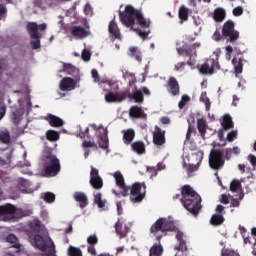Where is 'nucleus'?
Instances as JSON below:
<instances>
[{"mask_svg": "<svg viewBox=\"0 0 256 256\" xmlns=\"http://www.w3.org/2000/svg\"><path fill=\"white\" fill-rule=\"evenodd\" d=\"M119 19L122 25L130 28L131 31H135L133 28L135 25V19L138 25H140V27L143 29H149L151 25V22L145 19L143 14L139 10L135 9V7L132 5H126L125 10L123 12H119Z\"/></svg>", "mask_w": 256, "mask_h": 256, "instance_id": "obj_1", "label": "nucleus"}, {"mask_svg": "<svg viewBox=\"0 0 256 256\" xmlns=\"http://www.w3.org/2000/svg\"><path fill=\"white\" fill-rule=\"evenodd\" d=\"M181 196V203L183 206L189 213H191V215L197 217L201 209H203V206L201 205V195H199V193H197L190 185H184L181 188Z\"/></svg>", "mask_w": 256, "mask_h": 256, "instance_id": "obj_2", "label": "nucleus"}, {"mask_svg": "<svg viewBox=\"0 0 256 256\" xmlns=\"http://www.w3.org/2000/svg\"><path fill=\"white\" fill-rule=\"evenodd\" d=\"M173 224L167 218H159L150 227V233L156 237L157 241H161L168 231H173Z\"/></svg>", "mask_w": 256, "mask_h": 256, "instance_id": "obj_3", "label": "nucleus"}, {"mask_svg": "<svg viewBox=\"0 0 256 256\" xmlns=\"http://www.w3.org/2000/svg\"><path fill=\"white\" fill-rule=\"evenodd\" d=\"M30 239L34 241L36 249L45 253V256H57V251L55 250V243L51 240V245L48 246L45 238L39 234H28Z\"/></svg>", "mask_w": 256, "mask_h": 256, "instance_id": "obj_4", "label": "nucleus"}, {"mask_svg": "<svg viewBox=\"0 0 256 256\" xmlns=\"http://www.w3.org/2000/svg\"><path fill=\"white\" fill-rule=\"evenodd\" d=\"M129 199L131 203H142L147 195V185L145 182H135L129 186Z\"/></svg>", "mask_w": 256, "mask_h": 256, "instance_id": "obj_5", "label": "nucleus"}, {"mask_svg": "<svg viewBox=\"0 0 256 256\" xmlns=\"http://www.w3.org/2000/svg\"><path fill=\"white\" fill-rule=\"evenodd\" d=\"M61 171V162L57 155L47 154L44 163V172L47 177H55Z\"/></svg>", "mask_w": 256, "mask_h": 256, "instance_id": "obj_6", "label": "nucleus"}, {"mask_svg": "<svg viewBox=\"0 0 256 256\" xmlns=\"http://www.w3.org/2000/svg\"><path fill=\"white\" fill-rule=\"evenodd\" d=\"M209 165L214 171L225 167V152L220 148H213L209 154Z\"/></svg>", "mask_w": 256, "mask_h": 256, "instance_id": "obj_7", "label": "nucleus"}, {"mask_svg": "<svg viewBox=\"0 0 256 256\" xmlns=\"http://www.w3.org/2000/svg\"><path fill=\"white\" fill-rule=\"evenodd\" d=\"M222 37L226 43H235L239 39V31L235 30V22L227 20L222 27Z\"/></svg>", "mask_w": 256, "mask_h": 256, "instance_id": "obj_8", "label": "nucleus"}, {"mask_svg": "<svg viewBox=\"0 0 256 256\" xmlns=\"http://www.w3.org/2000/svg\"><path fill=\"white\" fill-rule=\"evenodd\" d=\"M26 29L28 34L30 35V45L32 49H40L41 48V35L39 34V27L36 22H29L26 25Z\"/></svg>", "mask_w": 256, "mask_h": 256, "instance_id": "obj_9", "label": "nucleus"}, {"mask_svg": "<svg viewBox=\"0 0 256 256\" xmlns=\"http://www.w3.org/2000/svg\"><path fill=\"white\" fill-rule=\"evenodd\" d=\"M215 69H221L219 61L214 58H208L205 63L200 66L199 72L201 75H213V73H215Z\"/></svg>", "mask_w": 256, "mask_h": 256, "instance_id": "obj_10", "label": "nucleus"}, {"mask_svg": "<svg viewBox=\"0 0 256 256\" xmlns=\"http://www.w3.org/2000/svg\"><path fill=\"white\" fill-rule=\"evenodd\" d=\"M89 183L96 191L103 189V178L99 175V170L93 166H91Z\"/></svg>", "mask_w": 256, "mask_h": 256, "instance_id": "obj_11", "label": "nucleus"}, {"mask_svg": "<svg viewBox=\"0 0 256 256\" xmlns=\"http://www.w3.org/2000/svg\"><path fill=\"white\" fill-rule=\"evenodd\" d=\"M166 131L161 129L159 126L154 127L153 135V143L156 147H163L165 143H167V139L165 138Z\"/></svg>", "mask_w": 256, "mask_h": 256, "instance_id": "obj_12", "label": "nucleus"}, {"mask_svg": "<svg viewBox=\"0 0 256 256\" xmlns=\"http://www.w3.org/2000/svg\"><path fill=\"white\" fill-rule=\"evenodd\" d=\"M114 179L116 181L117 187L121 190L122 197H129V186L125 184V178L120 171L114 173Z\"/></svg>", "mask_w": 256, "mask_h": 256, "instance_id": "obj_13", "label": "nucleus"}, {"mask_svg": "<svg viewBox=\"0 0 256 256\" xmlns=\"http://www.w3.org/2000/svg\"><path fill=\"white\" fill-rule=\"evenodd\" d=\"M127 99V92L121 91V92H109L105 95V101L107 103H120V101H125Z\"/></svg>", "mask_w": 256, "mask_h": 256, "instance_id": "obj_14", "label": "nucleus"}, {"mask_svg": "<svg viewBox=\"0 0 256 256\" xmlns=\"http://www.w3.org/2000/svg\"><path fill=\"white\" fill-rule=\"evenodd\" d=\"M167 91L172 95V97H177L181 93V88L179 87V82L177 81V78L170 77L168 79V82L166 84Z\"/></svg>", "mask_w": 256, "mask_h": 256, "instance_id": "obj_15", "label": "nucleus"}, {"mask_svg": "<svg viewBox=\"0 0 256 256\" xmlns=\"http://www.w3.org/2000/svg\"><path fill=\"white\" fill-rule=\"evenodd\" d=\"M77 83L73 78L65 77L60 81V89L61 91H73L75 89Z\"/></svg>", "mask_w": 256, "mask_h": 256, "instance_id": "obj_16", "label": "nucleus"}, {"mask_svg": "<svg viewBox=\"0 0 256 256\" xmlns=\"http://www.w3.org/2000/svg\"><path fill=\"white\" fill-rule=\"evenodd\" d=\"M108 32L112 39L121 40V30L119 29V26L117 25V22H115V20L110 21L108 25Z\"/></svg>", "mask_w": 256, "mask_h": 256, "instance_id": "obj_17", "label": "nucleus"}, {"mask_svg": "<svg viewBox=\"0 0 256 256\" xmlns=\"http://www.w3.org/2000/svg\"><path fill=\"white\" fill-rule=\"evenodd\" d=\"M70 33L75 39H85L89 35V32L83 26H73Z\"/></svg>", "mask_w": 256, "mask_h": 256, "instance_id": "obj_18", "label": "nucleus"}, {"mask_svg": "<svg viewBox=\"0 0 256 256\" xmlns=\"http://www.w3.org/2000/svg\"><path fill=\"white\" fill-rule=\"evenodd\" d=\"M115 231L120 239H125V237H127V234L129 233V228L126 224H123L121 220H118L115 224Z\"/></svg>", "mask_w": 256, "mask_h": 256, "instance_id": "obj_19", "label": "nucleus"}, {"mask_svg": "<svg viewBox=\"0 0 256 256\" xmlns=\"http://www.w3.org/2000/svg\"><path fill=\"white\" fill-rule=\"evenodd\" d=\"M73 199L79 203L80 209H85L87 205H89V201L87 199V195L83 192H74Z\"/></svg>", "mask_w": 256, "mask_h": 256, "instance_id": "obj_20", "label": "nucleus"}, {"mask_svg": "<svg viewBox=\"0 0 256 256\" xmlns=\"http://www.w3.org/2000/svg\"><path fill=\"white\" fill-rule=\"evenodd\" d=\"M45 121L49 123L51 127H63V119L53 115V114H48L45 117Z\"/></svg>", "mask_w": 256, "mask_h": 256, "instance_id": "obj_21", "label": "nucleus"}, {"mask_svg": "<svg viewBox=\"0 0 256 256\" xmlns=\"http://www.w3.org/2000/svg\"><path fill=\"white\" fill-rule=\"evenodd\" d=\"M176 239L178 241V246L175 248L177 251H187V241L185 240V234L178 231L176 233Z\"/></svg>", "mask_w": 256, "mask_h": 256, "instance_id": "obj_22", "label": "nucleus"}, {"mask_svg": "<svg viewBox=\"0 0 256 256\" xmlns=\"http://www.w3.org/2000/svg\"><path fill=\"white\" fill-rule=\"evenodd\" d=\"M178 17L180 20V25H183V23L189 21V8H187L185 5L180 6L178 10Z\"/></svg>", "mask_w": 256, "mask_h": 256, "instance_id": "obj_23", "label": "nucleus"}, {"mask_svg": "<svg viewBox=\"0 0 256 256\" xmlns=\"http://www.w3.org/2000/svg\"><path fill=\"white\" fill-rule=\"evenodd\" d=\"M126 92L128 99H133L135 103H143V101H145L143 92L141 90H136L133 93L129 92V90H126Z\"/></svg>", "mask_w": 256, "mask_h": 256, "instance_id": "obj_24", "label": "nucleus"}, {"mask_svg": "<svg viewBox=\"0 0 256 256\" xmlns=\"http://www.w3.org/2000/svg\"><path fill=\"white\" fill-rule=\"evenodd\" d=\"M221 126L224 131H229V129H233L235 127V124H233V118L229 114H225L222 117Z\"/></svg>", "mask_w": 256, "mask_h": 256, "instance_id": "obj_25", "label": "nucleus"}, {"mask_svg": "<svg viewBox=\"0 0 256 256\" xmlns=\"http://www.w3.org/2000/svg\"><path fill=\"white\" fill-rule=\"evenodd\" d=\"M123 133V142L125 145H131L133 143V139H135V130L133 129H128L122 131Z\"/></svg>", "mask_w": 256, "mask_h": 256, "instance_id": "obj_26", "label": "nucleus"}, {"mask_svg": "<svg viewBox=\"0 0 256 256\" xmlns=\"http://www.w3.org/2000/svg\"><path fill=\"white\" fill-rule=\"evenodd\" d=\"M15 211H17V208L12 204L0 206V215H10V217H13V215H15Z\"/></svg>", "mask_w": 256, "mask_h": 256, "instance_id": "obj_27", "label": "nucleus"}, {"mask_svg": "<svg viewBox=\"0 0 256 256\" xmlns=\"http://www.w3.org/2000/svg\"><path fill=\"white\" fill-rule=\"evenodd\" d=\"M63 71L66 75H71L72 77H77V75H79V69L69 63L63 64Z\"/></svg>", "mask_w": 256, "mask_h": 256, "instance_id": "obj_28", "label": "nucleus"}, {"mask_svg": "<svg viewBox=\"0 0 256 256\" xmlns=\"http://www.w3.org/2000/svg\"><path fill=\"white\" fill-rule=\"evenodd\" d=\"M131 149L134 151V153H137L138 155L145 154V142L143 141H136L131 144Z\"/></svg>", "mask_w": 256, "mask_h": 256, "instance_id": "obj_29", "label": "nucleus"}, {"mask_svg": "<svg viewBox=\"0 0 256 256\" xmlns=\"http://www.w3.org/2000/svg\"><path fill=\"white\" fill-rule=\"evenodd\" d=\"M178 54L182 57H193V55H197V50H195L192 46L188 48H178Z\"/></svg>", "mask_w": 256, "mask_h": 256, "instance_id": "obj_30", "label": "nucleus"}, {"mask_svg": "<svg viewBox=\"0 0 256 256\" xmlns=\"http://www.w3.org/2000/svg\"><path fill=\"white\" fill-rule=\"evenodd\" d=\"M103 194L101 192H97L94 194V203L98 206L99 209H103L104 211L107 210L105 205L107 204V200L102 199Z\"/></svg>", "mask_w": 256, "mask_h": 256, "instance_id": "obj_31", "label": "nucleus"}, {"mask_svg": "<svg viewBox=\"0 0 256 256\" xmlns=\"http://www.w3.org/2000/svg\"><path fill=\"white\" fill-rule=\"evenodd\" d=\"M197 129L200 133L202 139H205V135L207 134V122L205 119L200 118L197 120Z\"/></svg>", "mask_w": 256, "mask_h": 256, "instance_id": "obj_32", "label": "nucleus"}, {"mask_svg": "<svg viewBox=\"0 0 256 256\" xmlns=\"http://www.w3.org/2000/svg\"><path fill=\"white\" fill-rule=\"evenodd\" d=\"M130 117H134V119H141L143 115H145V112L143 111V108L139 106H132L129 111Z\"/></svg>", "mask_w": 256, "mask_h": 256, "instance_id": "obj_33", "label": "nucleus"}, {"mask_svg": "<svg viewBox=\"0 0 256 256\" xmlns=\"http://www.w3.org/2000/svg\"><path fill=\"white\" fill-rule=\"evenodd\" d=\"M227 16L225 9L223 8H216L214 10V21L216 23H221L222 21H225V17Z\"/></svg>", "mask_w": 256, "mask_h": 256, "instance_id": "obj_34", "label": "nucleus"}, {"mask_svg": "<svg viewBox=\"0 0 256 256\" xmlns=\"http://www.w3.org/2000/svg\"><path fill=\"white\" fill-rule=\"evenodd\" d=\"M210 223L214 227H219V225H223V223H225V217L221 214H213L210 219Z\"/></svg>", "mask_w": 256, "mask_h": 256, "instance_id": "obj_35", "label": "nucleus"}, {"mask_svg": "<svg viewBox=\"0 0 256 256\" xmlns=\"http://www.w3.org/2000/svg\"><path fill=\"white\" fill-rule=\"evenodd\" d=\"M163 255V246L161 243H155L153 246L150 248L149 251V256H161Z\"/></svg>", "mask_w": 256, "mask_h": 256, "instance_id": "obj_36", "label": "nucleus"}, {"mask_svg": "<svg viewBox=\"0 0 256 256\" xmlns=\"http://www.w3.org/2000/svg\"><path fill=\"white\" fill-rule=\"evenodd\" d=\"M232 65H234V71L236 75H241V73H243V59L233 58Z\"/></svg>", "mask_w": 256, "mask_h": 256, "instance_id": "obj_37", "label": "nucleus"}, {"mask_svg": "<svg viewBox=\"0 0 256 256\" xmlns=\"http://www.w3.org/2000/svg\"><path fill=\"white\" fill-rule=\"evenodd\" d=\"M22 119H23V112H21V110L17 109L12 112L11 122L13 123V125H19V123H21Z\"/></svg>", "mask_w": 256, "mask_h": 256, "instance_id": "obj_38", "label": "nucleus"}, {"mask_svg": "<svg viewBox=\"0 0 256 256\" xmlns=\"http://www.w3.org/2000/svg\"><path fill=\"white\" fill-rule=\"evenodd\" d=\"M29 228L32 235H38L39 231H41V222L39 220H34L29 223Z\"/></svg>", "mask_w": 256, "mask_h": 256, "instance_id": "obj_39", "label": "nucleus"}, {"mask_svg": "<svg viewBox=\"0 0 256 256\" xmlns=\"http://www.w3.org/2000/svg\"><path fill=\"white\" fill-rule=\"evenodd\" d=\"M0 141L5 145L11 143V134L9 133V130L5 129L0 131Z\"/></svg>", "mask_w": 256, "mask_h": 256, "instance_id": "obj_40", "label": "nucleus"}, {"mask_svg": "<svg viewBox=\"0 0 256 256\" xmlns=\"http://www.w3.org/2000/svg\"><path fill=\"white\" fill-rule=\"evenodd\" d=\"M46 139L48 141H59V132L55 130H48L46 132Z\"/></svg>", "mask_w": 256, "mask_h": 256, "instance_id": "obj_41", "label": "nucleus"}, {"mask_svg": "<svg viewBox=\"0 0 256 256\" xmlns=\"http://www.w3.org/2000/svg\"><path fill=\"white\" fill-rule=\"evenodd\" d=\"M243 239L245 245H252V255L256 256V238L253 242V240H251V236L245 237V235H243Z\"/></svg>", "mask_w": 256, "mask_h": 256, "instance_id": "obj_42", "label": "nucleus"}, {"mask_svg": "<svg viewBox=\"0 0 256 256\" xmlns=\"http://www.w3.org/2000/svg\"><path fill=\"white\" fill-rule=\"evenodd\" d=\"M200 101H202V103H204V105L206 107V111L211 110V100L209 99V97H207V92H202V94L200 96Z\"/></svg>", "mask_w": 256, "mask_h": 256, "instance_id": "obj_43", "label": "nucleus"}, {"mask_svg": "<svg viewBox=\"0 0 256 256\" xmlns=\"http://www.w3.org/2000/svg\"><path fill=\"white\" fill-rule=\"evenodd\" d=\"M69 256H83V252L80 248L70 246L68 249Z\"/></svg>", "mask_w": 256, "mask_h": 256, "instance_id": "obj_44", "label": "nucleus"}, {"mask_svg": "<svg viewBox=\"0 0 256 256\" xmlns=\"http://www.w3.org/2000/svg\"><path fill=\"white\" fill-rule=\"evenodd\" d=\"M189 101H191V98L187 94H184L178 103L179 109H183L185 107V105H187V103H189Z\"/></svg>", "mask_w": 256, "mask_h": 256, "instance_id": "obj_45", "label": "nucleus"}, {"mask_svg": "<svg viewBox=\"0 0 256 256\" xmlns=\"http://www.w3.org/2000/svg\"><path fill=\"white\" fill-rule=\"evenodd\" d=\"M221 256H239V253L229 248H223L221 251Z\"/></svg>", "mask_w": 256, "mask_h": 256, "instance_id": "obj_46", "label": "nucleus"}, {"mask_svg": "<svg viewBox=\"0 0 256 256\" xmlns=\"http://www.w3.org/2000/svg\"><path fill=\"white\" fill-rule=\"evenodd\" d=\"M98 144L101 149H107L109 147V140L107 137H101L98 141Z\"/></svg>", "mask_w": 256, "mask_h": 256, "instance_id": "obj_47", "label": "nucleus"}, {"mask_svg": "<svg viewBox=\"0 0 256 256\" xmlns=\"http://www.w3.org/2000/svg\"><path fill=\"white\" fill-rule=\"evenodd\" d=\"M44 201L46 203H53L55 201V194H53L52 192H46L44 194Z\"/></svg>", "mask_w": 256, "mask_h": 256, "instance_id": "obj_48", "label": "nucleus"}, {"mask_svg": "<svg viewBox=\"0 0 256 256\" xmlns=\"http://www.w3.org/2000/svg\"><path fill=\"white\" fill-rule=\"evenodd\" d=\"M87 243H88V245L95 246V245H97V243H99V238H97V235H95V234L90 235L87 238Z\"/></svg>", "mask_w": 256, "mask_h": 256, "instance_id": "obj_49", "label": "nucleus"}, {"mask_svg": "<svg viewBox=\"0 0 256 256\" xmlns=\"http://www.w3.org/2000/svg\"><path fill=\"white\" fill-rule=\"evenodd\" d=\"M239 187H241V182L239 180H233L230 184V191H232V193H235V191H237Z\"/></svg>", "mask_w": 256, "mask_h": 256, "instance_id": "obj_50", "label": "nucleus"}, {"mask_svg": "<svg viewBox=\"0 0 256 256\" xmlns=\"http://www.w3.org/2000/svg\"><path fill=\"white\" fill-rule=\"evenodd\" d=\"M243 197H245V194H241L239 196V199H235L233 198L231 200V204H230V207H239V205H241V203L239 201H243Z\"/></svg>", "mask_w": 256, "mask_h": 256, "instance_id": "obj_51", "label": "nucleus"}, {"mask_svg": "<svg viewBox=\"0 0 256 256\" xmlns=\"http://www.w3.org/2000/svg\"><path fill=\"white\" fill-rule=\"evenodd\" d=\"M192 133H197V130L195 129V126L189 125L186 133V141H191Z\"/></svg>", "mask_w": 256, "mask_h": 256, "instance_id": "obj_52", "label": "nucleus"}, {"mask_svg": "<svg viewBox=\"0 0 256 256\" xmlns=\"http://www.w3.org/2000/svg\"><path fill=\"white\" fill-rule=\"evenodd\" d=\"M235 139H237V130H232L227 134V141H229V143H233Z\"/></svg>", "mask_w": 256, "mask_h": 256, "instance_id": "obj_53", "label": "nucleus"}, {"mask_svg": "<svg viewBox=\"0 0 256 256\" xmlns=\"http://www.w3.org/2000/svg\"><path fill=\"white\" fill-rule=\"evenodd\" d=\"M82 59L87 62V61H91V52L87 49H84L82 51Z\"/></svg>", "mask_w": 256, "mask_h": 256, "instance_id": "obj_54", "label": "nucleus"}, {"mask_svg": "<svg viewBox=\"0 0 256 256\" xmlns=\"http://www.w3.org/2000/svg\"><path fill=\"white\" fill-rule=\"evenodd\" d=\"M224 152V161H229L231 159V155H233V150L231 148H226L222 150Z\"/></svg>", "mask_w": 256, "mask_h": 256, "instance_id": "obj_55", "label": "nucleus"}, {"mask_svg": "<svg viewBox=\"0 0 256 256\" xmlns=\"http://www.w3.org/2000/svg\"><path fill=\"white\" fill-rule=\"evenodd\" d=\"M147 171H148V173L151 174V178H153V177H157V172L159 170L155 166H149V167H147Z\"/></svg>", "mask_w": 256, "mask_h": 256, "instance_id": "obj_56", "label": "nucleus"}, {"mask_svg": "<svg viewBox=\"0 0 256 256\" xmlns=\"http://www.w3.org/2000/svg\"><path fill=\"white\" fill-rule=\"evenodd\" d=\"M215 212H216V215H222V217H223V215H225V213H226L224 206L221 205V204H219V205L216 206Z\"/></svg>", "mask_w": 256, "mask_h": 256, "instance_id": "obj_57", "label": "nucleus"}, {"mask_svg": "<svg viewBox=\"0 0 256 256\" xmlns=\"http://www.w3.org/2000/svg\"><path fill=\"white\" fill-rule=\"evenodd\" d=\"M150 33H151L150 30H138V35L139 37H141V39H147Z\"/></svg>", "mask_w": 256, "mask_h": 256, "instance_id": "obj_58", "label": "nucleus"}, {"mask_svg": "<svg viewBox=\"0 0 256 256\" xmlns=\"http://www.w3.org/2000/svg\"><path fill=\"white\" fill-rule=\"evenodd\" d=\"M7 15V7L5 4H0V21Z\"/></svg>", "mask_w": 256, "mask_h": 256, "instance_id": "obj_59", "label": "nucleus"}, {"mask_svg": "<svg viewBox=\"0 0 256 256\" xmlns=\"http://www.w3.org/2000/svg\"><path fill=\"white\" fill-rule=\"evenodd\" d=\"M243 13V7L238 6L233 9V15L234 17H241V14Z\"/></svg>", "mask_w": 256, "mask_h": 256, "instance_id": "obj_60", "label": "nucleus"}, {"mask_svg": "<svg viewBox=\"0 0 256 256\" xmlns=\"http://www.w3.org/2000/svg\"><path fill=\"white\" fill-rule=\"evenodd\" d=\"M92 77L95 81V83H99V81H101V77H99V72L96 69H93L91 71Z\"/></svg>", "mask_w": 256, "mask_h": 256, "instance_id": "obj_61", "label": "nucleus"}, {"mask_svg": "<svg viewBox=\"0 0 256 256\" xmlns=\"http://www.w3.org/2000/svg\"><path fill=\"white\" fill-rule=\"evenodd\" d=\"M35 7H39L40 9H45V0H34Z\"/></svg>", "mask_w": 256, "mask_h": 256, "instance_id": "obj_62", "label": "nucleus"}, {"mask_svg": "<svg viewBox=\"0 0 256 256\" xmlns=\"http://www.w3.org/2000/svg\"><path fill=\"white\" fill-rule=\"evenodd\" d=\"M87 251H88V253H90V255L97 256V250L95 249V246L88 245Z\"/></svg>", "mask_w": 256, "mask_h": 256, "instance_id": "obj_63", "label": "nucleus"}, {"mask_svg": "<svg viewBox=\"0 0 256 256\" xmlns=\"http://www.w3.org/2000/svg\"><path fill=\"white\" fill-rule=\"evenodd\" d=\"M226 59L231 60V53H233L232 46H226Z\"/></svg>", "mask_w": 256, "mask_h": 256, "instance_id": "obj_64", "label": "nucleus"}]
</instances>
